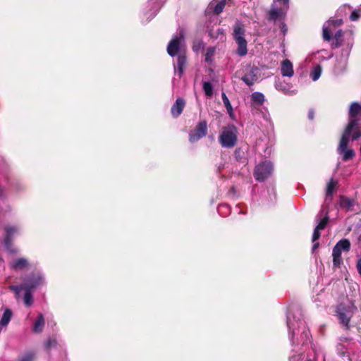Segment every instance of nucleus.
<instances>
[{
	"label": "nucleus",
	"instance_id": "19",
	"mask_svg": "<svg viewBox=\"0 0 361 361\" xmlns=\"http://www.w3.org/2000/svg\"><path fill=\"white\" fill-rule=\"evenodd\" d=\"M256 71V69L252 68L249 73L242 77V80L248 86L253 85L257 80Z\"/></svg>",
	"mask_w": 361,
	"mask_h": 361
},
{
	"label": "nucleus",
	"instance_id": "8",
	"mask_svg": "<svg viewBox=\"0 0 361 361\" xmlns=\"http://www.w3.org/2000/svg\"><path fill=\"white\" fill-rule=\"evenodd\" d=\"M30 279L24 280L23 288L25 291L24 296V302L27 306H30L32 304V295L31 291L42 284V278L40 276H36V281L34 283H30Z\"/></svg>",
	"mask_w": 361,
	"mask_h": 361
},
{
	"label": "nucleus",
	"instance_id": "18",
	"mask_svg": "<svg viewBox=\"0 0 361 361\" xmlns=\"http://www.w3.org/2000/svg\"><path fill=\"white\" fill-rule=\"evenodd\" d=\"M28 261L25 258H18L11 263V269L21 270L28 267Z\"/></svg>",
	"mask_w": 361,
	"mask_h": 361
},
{
	"label": "nucleus",
	"instance_id": "3",
	"mask_svg": "<svg viewBox=\"0 0 361 361\" xmlns=\"http://www.w3.org/2000/svg\"><path fill=\"white\" fill-rule=\"evenodd\" d=\"M237 128L233 125L224 127L219 137V141L225 148L233 147L237 142Z\"/></svg>",
	"mask_w": 361,
	"mask_h": 361
},
{
	"label": "nucleus",
	"instance_id": "43",
	"mask_svg": "<svg viewBox=\"0 0 361 361\" xmlns=\"http://www.w3.org/2000/svg\"><path fill=\"white\" fill-rule=\"evenodd\" d=\"M218 32H219V33H221V35H224V31H223V30L219 29V30H218Z\"/></svg>",
	"mask_w": 361,
	"mask_h": 361
},
{
	"label": "nucleus",
	"instance_id": "27",
	"mask_svg": "<svg viewBox=\"0 0 361 361\" xmlns=\"http://www.w3.org/2000/svg\"><path fill=\"white\" fill-rule=\"evenodd\" d=\"M322 74V68L320 66H315L311 71L310 77L313 81L317 80Z\"/></svg>",
	"mask_w": 361,
	"mask_h": 361
},
{
	"label": "nucleus",
	"instance_id": "40",
	"mask_svg": "<svg viewBox=\"0 0 361 361\" xmlns=\"http://www.w3.org/2000/svg\"><path fill=\"white\" fill-rule=\"evenodd\" d=\"M357 269L360 275L361 276V258L357 261Z\"/></svg>",
	"mask_w": 361,
	"mask_h": 361
},
{
	"label": "nucleus",
	"instance_id": "34",
	"mask_svg": "<svg viewBox=\"0 0 361 361\" xmlns=\"http://www.w3.org/2000/svg\"><path fill=\"white\" fill-rule=\"evenodd\" d=\"M9 288L11 290L14 291L16 295H18L22 290H24L23 285H21V286H11Z\"/></svg>",
	"mask_w": 361,
	"mask_h": 361
},
{
	"label": "nucleus",
	"instance_id": "28",
	"mask_svg": "<svg viewBox=\"0 0 361 361\" xmlns=\"http://www.w3.org/2000/svg\"><path fill=\"white\" fill-rule=\"evenodd\" d=\"M327 214H328V211H326L325 216L319 220L317 226H316V228L317 229H319V230L324 229V228L326 227V226L329 221V218H328Z\"/></svg>",
	"mask_w": 361,
	"mask_h": 361
},
{
	"label": "nucleus",
	"instance_id": "5",
	"mask_svg": "<svg viewBox=\"0 0 361 361\" xmlns=\"http://www.w3.org/2000/svg\"><path fill=\"white\" fill-rule=\"evenodd\" d=\"M244 34L245 29L243 25L240 22H237L235 24L233 35L238 44L236 53L240 56H243L247 53V41L243 37Z\"/></svg>",
	"mask_w": 361,
	"mask_h": 361
},
{
	"label": "nucleus",
	"instance_id": "12",
	"mask_svg": "<svg viewBox=\"0 0 361 361\" xmlns=\"http://www.w3.org/2000/svg\"><path fill=\"white\" fill-rule=\"evenodd\" d=\"M360 114H361V104L352 103L349 110V121L346 128L350 127V129L355 124L356 121H357V116Z\"/></svg>",
	"mask_w": 361,
	"mask_h": 361
},
{
	"label": "nucleus",
	"instance_id": "11",
	"mask_svg": "<svg viewBox=\"0 0 361 361\" xmlns=\"http://www.w3.org/2000/svg\"><path fill=\"white\" fill-rule=\"evenodd\" d=\"M343 24L342 19L330 20L323 25V38L329 42L332 39V29L341 26Z\"/></svg>",
	"mask_w": 361,
	"mask_h": 361
},
{
	"label": "nucleus",
	"instance_id": "45",
	"mask_svg": "<svg viewBox=\"0 0 361 361\" xmlns=\"http://www.w3.org/2000/svg\"><path fill=\"white\" fill-rule=\"evenodd\" d=\"M281 90H282L283 92H284L285 93H287V92L286 91V90H285V89H281Z\"/></svg>",
	"mask_w": 361,
	"mask_h": 361
},
{
	"label": "nucleus",
	"instance_id": "38",
	"mask_svg": "<svg viewBox=\"0 0 361 361\" xmlns=\"http://www.w3.org/2000/svg\"><path fill=\"white\" fill-rule=\"evenodd\" d=\"M300 355H293L289 358V361H300Z\"/></svg>",
	"mask_w": 361,
	"mask_h": 361
},
{
	"label": "nucleus",
	"instance_id": "32",
	"mask_svg": "<svg viewBox=\"0 0 361 361\" xmlns=\"http://www.w3.org/2000/svg\"><path fill=\"white\" fill-rule=\"evenodd\" d=\"M57 345V341L55 338H49L46 343V348L49 350L51 348Z\"/></svg>",
	"mask_w": 361,
	"mask_h": 361
},
{
	"label": "nucleus",
	"instance_id": "6",
	"mask_svg": "<svg viewBox=\"0 0 361 361\" xmlns=\"http://www.w3.org/2000/svg\"><path fill=\"white\" fill-rule=\"evenodd\" d=\"M350 248V243L347 239L339 240L332 251L333 264L336 267H338L342 263L341 253L342 252H348Z\"/></svg>",
	"mask_w": 361,
	"mask_h": 361
},
{
	"label": "nucleus",
	"instance_id": "7",
	"mask_svg": "<svg viewBox=\"0 0 361 361\" xmlns=\"http://www.w3.org/2000/svg\"><path fill=\"white\" fill-rule=\"evenodd\" d=\"M273 166L270 161H265L257 165L254 170V177L258 181H264L271 176Z\"/></svg>",
	"mask_w": 361,
	"mask_h": 361
},
{
	"label": "nucleus",
	"instance_id": "37",
	"mask_svg": "<svg viewBox=\"0 0 361 361\" xmlns=\"http://www.w3.org/2000/svg\"><path fill=\"white\" fill-rule=\"evenodd\" d=\"M32 355H27L25 357H23L20 361H32Z\"/></svg>",
	"mask_w": 361,
	"mask_h": 361
},
{
	"label": "nucleus",
	"instance_id": "1",
	"mask_svg": "<svg viewBox=\"0 0 361 361\" xmlns=\"http://www.w3.org/2000/svg\"><path fill=\"white\" fill-rule=\"evenodd\" d=\"M167 53L172 57L177 56V63L174 65L175 73L181 77L186 63L185 47L184 44L183 32L174 36L167 46Z\"/></svg>",
	"mask_w": 361,
	"mask_h": 361
},
{
	"label": "nucleus",
	"instance_id": "33",
	"mask_svg": "<svg viewBox=\"0 0 361 361\" xmlns=\"http://www.w3.org/2000/svg\"><path fill=\"white\" fill-rule=\"evenodd\" d=\"M40 276L43 279V277H42V274H41L40 273L37 272V273H32V274H30V275H29V276H26V277L23 279V281H24L25 279H30V283H34L36 281V276Z\"/></svg>",
	"mask_w": 361,
	"mask_h": 361
},
{
	"label": "nucleus",
	"instance_id": "39",
	"mask_svg": "<svg viewBox=\"0 0 361 361\" xmlns=\"http://www.w3.org/2000/svg\"><path fill=\"white\" fill-rule=\"evenodd\" d=\"M275 1L281 3L286 8L288 7L289 0H274Z\"/></svg>",
	"mask_w": 361,
	"mask_h": 361
},
{
	"label": "nucleus",
	"instance_id": "10",
	"mask_svg": "<svg viewBox=\"0 0 361 361\" xmlns=\"http://www.w3.org/2000/svg\"><path fill=\"white\" fill-rule=\"evenodd\" d=\"M355 310V307L353 305L345 307L343 305H340L337 307L336 312L338 316V319L343 325L345 326H348L350 319L352 317Z\"/></svg>",
	"mask_w": 361,
	"mask_h": 361
},
{
	"label": "nucleus",
	"instance_id": "2",
	"mask_svg": "<svg viewBox=\"0 0 361 361\" xmlns=\"http://www.w3.org/2000/svg\"><path fill=\"white\" fill-rule=\"evenodd\" d=\"M287 326L289 331V338L293 345L295 344L293 336L295 334V331H299L300 329L302 330L301 334L302 344H305L310 341V331L307 329L305 323L300 318H298L296 320L295 316L290 312H288L287 315Z\"/></svg>",
	"mask_w": 361,
	"mask_h": 361
},
{
	"label": "nucleus",
	"instance_id": "48",
	"mask_svg": "<svg viewBox=\"0 0 361 361\" xmlns=\"http://www.w3.org/2000/svg\"><path fill=\"white\" fill-rule=\"evenodd\" d=\"M307 361H312V360L310 359V360H307Z\"/></svg>",
	"mask_w": 361,
	"mask_h": 361
},
{
	"label": "nucleus",
	"instance_id": "35",
	"mask_svg": "<svg viewBox=\"0 0 361 361\" xmlns=\"http://www.w3.org/2000/svg\"><path fill=\"white\" fill-rule=\"evenodd\" d=\"M319 231L320 230L317 229V228H314V231L313 235H312V243L317 241L319 240V238H320Z\"/></svg>",
	"mask_w": 361,
	"mask_h": 361
},
{
	"label": "nucleus",
	"instance_id": "20",
	"mask_svg": "<svg viewBox=\"0 0 361 361\" xmlns=\"http://www.w3.org/2000/svg\"><path fill=\"white\" fill-rule=\"evenodd\" d=\"M361 137V130L358 127V121H356L355 124L350 128L348 135V142L351 137L352 141L356 140Z\"/></svg>",
	"mask_w": 361,
	"mask_h": 361
},
{
	"label": "nucleus",
	"instance_id": "25",
	"mask_svg": "<svg viewBox=\"0 0 361 361\" xmlns=\"http://www.w3.org/2000/svg\"><path fill=\"white\" fill-rule=\"evenodd\" d=\"M339 205L341 207L349 210L353 206V201L349 197L341 196Z\"/></svg>",
	"mask_w": 361,
	"mask_h": 361
},
{
	"label": "nucleus",
	"instance_id": "13",
	"mask_svg": "<svg viewBox=\"0 0 361 361\" xmlns=\"http://www.w3.org/2000/svg\"><path fill=\"white\" fill-rule=\"evenodd\" d=\"M225 5H226L225 0H221L219 2L216 1H212L208 5L205 12L207 14L214 13V14L218 15L223 11V10L225 7Z\"/></svg>",
	"mask_w": 361,
	"mask_h": 361
},
{
	"label": "nucleus",
	"instance_id": "14",
	"mask_svg": "<svg viewBox=\"0 0 361 361\" xmlns=\"http://www.w3.org/2000/svg\"><path fill=\"white\" fill-rule=\"evenodd\" d=\"M281 75L284 77L290 78L294 74L293 66L289 59H285L281 63Z\"/></svg>",
	"mask_w": 361,
	"mask_h": 361
},
{
	"label": "nucleus",
	"instance_id": "41",
	"mask_svg": "<svg viewBox=\"0 0 361 361\" xmlns=\"http://www.w3.org/2000/svg\"><path fill=\"white\" fill-rule=\"evenodd\" d=\"M308 117L310 120H312L314 118V111L312 110H310L308 113Z\"/></svg>",
	"mask_w": 361,
	"mask_h": 361
},
{
	"label": "nucleus",
	"instance_id": "24",
	"mask_svg": "<svg viewBox=\"0 0 361 361\" xmlns=\"http://www.w3.org/2000/svg\"><path fill=\"white\" fill-rule=\"evenodd\" d=\"M269 19L271 20H276L277 19H279L281 18V16L283 15V11L281 9H279L275 6H272L269 12Z\"/></svg>",
	"mask_w": 361,
	"mask_h": 361
},
{
	"label": "nucleus",
	"instance_id": "47",
	"mask_svg": "<svg viewBox=\"0 0 361 361\" xmlns=\"http://www.w3.org/2000/svg\"><path fill=\"white\" fill-rule=\"evenodd\" d=\"M282 30H285V25H284L282 26Z\"/></svg>",
	"mask_w": 361,
	"mask_h": 361
},
{
	"label": "nucleus",
	"instance_id": "30",
	"mask_svg": "<svg viewBox=\"0 0 361 361\" xmlns=\"http://www.w3.org/2000/svg\"><path fill=\"white\" fill-rule=\"evenodd\" d=\"M215 50H216L215 47H210L207 48L206 53H205V61L207 62L212 61V57L214 56V53H215Z\"/></svg>",
	"mask_w": 361,
	"mask_h": 361
},
{
	"label": "nucleus",
	"instance_id": "4",
	"mask_svg": "<svg viewBox=\"0 0 361 361\" xmlns=\"http://www.w3.org/2000/svg\"><path fill=\"white\" fill-rule=\"evenodd\" d=\"M350 131V127L345 128L341 137L340 140V142L338 143V147H337V152L338 154L342 155V160L343 161H348L349 160L353 159L355 156V151L351 149L348 148V135Z\"/></svg>",
	"mask_w": 361,
	"mask_h": 361
},
{
	"label": "nucleus",
	"instance_id": "36",
	"mask_svg": "<svg viewBox=\"0 0 361 361\" xmlns=\"http://www.w3.org/2000/svg\"><path fill=\"white\" fill-rule=\"evenodd\" d=\"M342 36H343V32L341 30H339L335 34V39H336V41H338L341 39Z\"/></svg>",
	"mask_w": 361,
	"mask_h": 361
},
{
	"label": "nucleus",
	"instance_id": "15",
	"mask_svg": "<svg viewBox=\"0 0 361 361\" xmlns=\"http://www.w3.org/2000/svg\"><path fill=\"white\" fill-rule=\"evenodd\" d=\"M337 182L334 180H331L326 186V195L324 199V204L329 205L333 199V193L336 189Z\"/></svg>",
	"mask_w": 361,
	"mask_h": 361
},
{
	"label": "nucleus",
	"instance_id": "46",
	"mask_svg": "<svg viewBox=\"0 0 361 361\" xmlns=\"http://www.w3.org/2000/svg\"><path fill=\"white\" fill-rule=\"evenodd\" d=\"M282 30H285V25H284L282 26Z\"/></svg>",
	"mask_w": 361,
	"mask_h": 361
},
{
	"label": "nucleus",
	"instance_id": "42",
	"mask_svg": "<svg viewBox=\"0 0 361 361\" xmlns=\"http://www.w3.org/2000/svg\"><path fill=\"white\" fill-rule=\"evenodd\" d=\"M319 247V243L318 242H314L313 243V246H312V250H315L317 247Z\"/></svg>",
	"mask_w": 361,
	"mask_h": 361
},
{
	"label": "nucleus",
	"instance_id": "23",
	"mask_svg": "<svg viewBox=\"0 0 361 361\" xmlns=\"http://www.w3.org/2000/svg\"><path fill=\"white\" fill-rule=\"evenodd\" d=\"M251 100L254 104L262 105L265 101L264 95L259 92H255L251 94Z\"/></svg>",
	"mask_w": 361,
	"mask_h": 361
},
{
	"label": "nucleus",
	"instance_id": "29",
	"mask_svg": "<svg viewBox=\"0 0 361 361\" xmlns=\"http://www.w3.org/2000/svg\"><path fill=\"white\" fill-rule=\"evenodd\" d=\"M203 90L207 96L211 97L213 94V87L209 82L203 83Z\"/></svg>",
	"mask_w": 361,
	"mask_h": 361
},
{
	"label": "nucleus",
	"instance_id": "17",
	"mask_svg": "<svg viewBox=\"0 0 361 361\" xmlns=\"http://www.w3.org/2000/svg\"><path fill=\"white\" fill-rule=\"evenodd\" d=\"M17 228L15 227H6V236L4 238V245L8 250H9L11 252H13L14 250H11L10 248V241L11 240L12 235L17 233Z\"/></svg>",
	"mask_w": 361,
	"mask_h": 361
},
{
	"label": "nucleus",
	"instance_id": "26",
	"mask_svg": "<svg viewBox=\"0 0 361 361\" xmlns=\"http://www.w3.org/2000/svg\"><path fill=\"white\" fill-rule=\"evenodd\" d=\"M221 98H222V100H223V102H224V104L227 110V112L228 114L232 116V114H233V108H232V106L230 103V101L228 99V98L227 97V96L226 95V94L224 92H222L221 94Z\"/></svg>",
	"mask_w": 361,
	"mask_h": 361
},
{
	"label": "nucleus",
	"instance_id": "21",
	"mask_svg": "<svg viewBox=\"0 0 361 361\" xmlns=\"http://www.w3.org/2000/svg\"><path fill=\"white\" fill-rule=\"evenodd\" d=\"M44 326V319L42 314H40L32 327V331L34 333H41Z\"/></svg>",
	"mask_w": 361,
	"mask_h": 361
},
{
	"label": "nucleus",
	"instance_id": "31",
	"mask_svg": "<svg viewBox=\"0 0 361 361\" xmlns=\"http://www.w3.org/2000/svg\"><path fill=\"white\" fill-rule=\"evenodd\" d=\"M361 13V5L357 9H355L352 11L351 15L350 16V19L352 21H355L358 20L360 17V14Z\"/></svg>",
	"mask_w": 361,
	"mask_h": 361
},
{
	"label": "nucleus",
	"instance_id": "22",
	"mask_svg": "<svg viewBox=\"0 0 361 361\" xmlns=\"http://www.w3.org/2000/svg\"><path fill=\"white\" fill-rule=\"evenodd\" d=\"M12 312L10 309H6L0 320V326L6 327L10 322L12 317Z\"/></svg>",
	"mask_w": 361,
	"mask_h": 361
},
{
	"label": "nucleus",
	"instance_id": "16",
	"mask_svg": "<svg viewBox=\"0 0 361 361\" xmlns=\"http://www.w3.org/2000/svg\"><path fill=\"white\" fill-rule=\"evenodd\" d=\"M185 101L182 98H178L171 107V114L173 117H178L183 111L185 106Z\"/></svg>",
	"mask_w": 361,
	"mask_h": 361
},
{
	"label": "nucleus",
	"instance_id": "44",
	"mask_svg": "<svg viewBox=\"0 0 361 361\" xmlns=\"http://www.w3.org/2000/svg\"><path fill=\"white\" fill-rule=\"evenodd\" d=\"M324 206H323L322 209L320 212L321 214L324 212Z\"/></svg>",
	"mask_w": 361,
	"mask_h": 361
},
{
	"label": "nucleus",
	"instance_id": "9",
	"mask_svg": "<svg viewBox=\"0 0 361 361\" xmlns=\"http://www.w3.org/2000/svg\"><path fill=\"white\" fill-rule=\"evenodd\" d=\"M207 133V123L206 121L199 122L194 130L189 134V140L190 142H195L201 138L206 136Z\"/></svg>",
	"mask_w": 361,
	"mask_h": 361
}]
</instances>
